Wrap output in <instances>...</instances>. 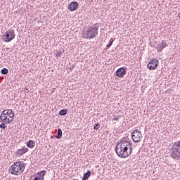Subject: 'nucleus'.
Returning a JSON list of instances; mask_svg holds the SVG:
<instances>
[{
  "instance_id": "f3484780",
  "label": "nucleus",
  "mask_w": 180,
  "mask_h": 180,
  "mask_svg": "<svg viewBox=\"0 0 180 180\" xmlns=\"http://www.w3.org/2000/svg\"><path fill=\"white\" fill-rule=\"evenodd\" d=\"M91 171H89V170L87 171V172L84 174L82 180L88 179V178H89V176H91Z\"/></svg>"
},
{
  "instance_id": "4be33fe9",
  "label": "nucleus",
  "mask_w": 180,
  "mask_h": 180,
  "mask_svg": "<svg viewBox=\"0 0 180 180\" xmlns=\"http://www.w3.org/2000/svg\"><path fill=\"white\" fill-rule=\"evenodd\" d=\"M6 124H8L6 122H2L0 124V129H3V130H5V129H6V126H5Z\"/></svg>"
},
{
  "instance_id": "f8f14e48",
  "label": "nucleus",
  "mask_w": 180,
  "mask_h": 180,
  "mask_svg": "<svg viewBox=\"0 0 180 180\" xmlns=\"http://www.w3.org/2000/svg\"><path fill=\"white\" fill-rule=\"evenodd\" d=\"M168 46L167 44V41L162 40L161 42H159L158 44H156V49L158 52L162 51L165 47Z\"/></svg>"
},
{
  "instance_id": "6ab92c4d",
  "label": "nucleus",
  "mask_w": 180,
  "mask_h": 180,
  "mask_svg": "<svg viewBox=\"0 0 180 180\" xmlns=\"http://www.w3.org/2000/svg\"><path fill=\"white\" fill-rule=\"evenodd\" d=\"M8 72H9V70H8V68H4L1 70V73L3 74V75H6Z\"/></svg>"
},
{
  "instance_id": "412c9836",
  "label": "nucleus",
  "mask_w": 180,
  "mask_h": 180,
  "mask_svg": "<svg viewBox=\"0 0 180 180\" xmlns=\"http://www.w3.org/2000/svg\"><path fill=\"white\" fill-rule=\"evenodd\" d=\"M101 127V125L99 124V122L96 123L94 125V130H99V128Z\"/></svg>"
},
{
  "instance_id": "f257e3e1",
  "label": "nucleus",
  "mask_w": 180,
  "mask_h": 180,
  "mask_svg": "<svg viewBox=\"0 0 180 180\" xmlns=\"http://www.w3.org/2000/svg\"><path fill=\"white\" fill-rule=\"evenodd\" d=\"M132 144L130 141L122 140L120 142L117 143L115 146V153L120 158H127L131 155L133 152Z\"/></svg>"
},
{
  "instance_id": "ddd939ff",
  "label": "nucleus",
  "mask_w": 180,
  "mask_h": 180,
  "mask_svg": "<svg viewBox=\"0 0 180 180\" xmlns=\"http://www.w3.org/2000/svg\"><path fill=\"white\" fill-rule=\"evenodd\" d=\"M141 137H143L141 133L131 134V138L134 143H140L141 141Z\"/></svg>"
},
{
  "instance_id": "f03ea898",
  "label": "nucleus",
  "mask_w": 180,
  "mask_h": 180,
  "mask_svg": "<svg viewBox=\"0 0 180 180\" xmlns=\"http://www.w3.org/2000/svg\"><path fill=\"white\" fill-rule=\"evenodd\" d=\"M8 171L11 175L19 176V175H22L23 171H25V164L22 163V162H15L10 167Z\"/></svg>"
},
{
  "instance_id": "39448f33",
  "label": "nucleus",
  "mask_w": 180,
  "mask_h": 180,
  "mask_svg": "<svg viewBox=\"0 0 180 180\" xmlns=\"http://www.w3.org/2000/svg\"><path fill=\"white\" fill-rule=\"evenodd\" d=\"M16 34H15L14 30H10L8 31H6L2 37L3 40L6 43H9L10 41H12L15 39V36Z\"/></svg>"
},
{
  "instance_id": "4468645a",
  "label": "nucleus",
  "mask_w": 180,
  "mask_h": 180,
  "mask_svg": "<svg viewBox=\"0 0 180 180\" xmlns=\"http://www.w3.org/2000/svg\"><path fill=\"white\" fill-rule=\"evenodd\" d=\"M0 120L2 122V123H7V124L13 122L12 120L8 118V116L6 115H2V112L0 115Z\"/></svg>"
},
{
  "instance_id": "9d476101",
  "label": "nucleus",
  "mask_w": 180,
  "mask_h": 180,
  "mask_svg": "<svg viewBox=\"0 0 180 180\" xmlns=\"http://www.w3.org/2000/svg\"><path fill=\"white\" fill-rule=\"evenodd\" d=\"M29 151V149L25 146H23L20 149H18L15 151V157H22V155L26 154Z\"/></svg>"
},
{
  "instance_id": "20e7f679",
  "label": "nucleus",
  "mask_w": 180,
  "mask_h": 180,
  "mask_svg": "<svg viewBox=\"0 0 180 180\" xmlns=\"http://www.w3.org/2000/svg\"><path fill=\"white\" fill-rule=\"evenodd\" d=\"M98 25L96 23L94 25L96 27H89L83 34L84 39H89V40L91 39H95L98 36V30H99Z\"/></svg>"
},
{
  "instance_id": "5701e85b",
  "label": "nucleus",
  "mask_w": 180,
  "mask_h": 180,
  "mask_svg": "<svg viewBox=\"0 0 180 180\" xmlns=\"http://www.w3.org/2000/svg\"><path fill=\"white\" fill-rule=\"evenodd\" d=\"M61 56H63V52L61 51H57L56 56L61 57Z\"/></svg>"
},
{
  "instance_id": "6e6552de",
  "label": "nucleus",
  "mask_w": 180,
  "mask_h": 180,
  "mask_svg": "<svg viewBox=\"0 0 180 180\" xmlns=\"http://www.w3.org/2000/svg\"><path fill=\"white\" fill-rule=\"evenodd\" d=\"M127 72V71L126 69H124V68H120L116 70L115 75L116 77H118V78H123L124 75H126Z\"/></svg>"
},
{
  "instance_id": "bb28decb",
  "label": "nucleus",
  "mask_w": 180,
  "mask_h": 180,
  "mask_svg": "<svg viewBox=\"0 0 180 180\" xmlns=\"http://www.w3.org/2000/svg\"><path fill=\"white\" fill-rule=\"evenodd\" d=\"M178 16H179V18L180 19V13H179Z\"/></svg>"
},
{
  "instance_id": "a878e982",
  "label": "nucleus",
  "mask_w": 180,
  "mask_h": 180,
  "mask_svg": "<svg viewBox=\"0 0 180 180\" xmlns=\"http://www.w3.org/2000/svg\"><path fill=\"white\" fill-rule=\"evenodd\" d=\"M25 91H27V92L29 94V89L25 88Z\"/></svg>"
},
{
  "instance_id": "9b49d317",
  "label": "nucleus",
  "mask_w": 180,
  "mask_h": 180,
  "mask_svg": "<svg viewBox=\"0 0 180 180\" xmlns=\"http://www.w3.org/2000/svg\"><path fill=\"white\" fill-rule=\"evenodd\" d=\"M79 6V4L77 1H72L71 2L68 7V9L71 12H74L75 11H77Z\"/></svg>"
},
{
  "instance_id": "0eeeda50",
  "label": "nucleus",
  "mask_w": 180,
  "mask_h": 180,
  "mask_svg": "<svg viewBox=\"0 0 180 180\" xmlns=\"http://www.w3.org/2000/svg\"><path fill=\"white\" fill-rule=\"evenodd\" d=\"M148 70H155L157 67H158V60L157 59H152L147 65Z\"/></svg>"
},
{
  "instance_id": "aec40b11",
  "label": "nucleus",
  "mask_w": 180,
  "mask_h": 180,
  "mask_svg": "<svg viewBox=\"0 0 180 180\" xmlns=\"http://www.w3.org/2000/svg\"><path fill=\"white\" fill-rule=\"evenodd\" d=\"M113 41H115V40L113 39V38H111L109 41V43L106 45V47L109 49V47H110L112 44H113Z\"/></svg>"
},
{
  "instance_id": "2eb2a0df",
  "label": "nucleus",
  "mask_w": 180,
  "mask_h": 180,
  "mask_svg": "<svg viewBox=\"0 0 180 180\" xmlns=\"http://www.w3.org/2000/svg\"><path fill=\"white\" fill-rule=\"evenodd\" d=\"M35 145L36 142L33 140H30L27 142V147H28V148H33Z\"/></svg>"
},
{
  "instance_id": "1a4fd4ad",
  "label": "nucleus",
  "mask_w": 180,
  "mask_h": 180,
  "mask_svg": "<svg viewBox=\"0 0 180 180\" xmlns=\"http://www.w3.org/2000/svg\"><path fill=\"white\" fill-rule=\"evenodd\" d=\"M2 115H5L6 116H8L9 119L13 121L15 119V112L12 110L7 109L2 111Z\"/></svg>"
},
{
  "instance_id": "dca6fc26",
  "label": "nucleus",
  "mask_w": 180,
  "mask_h": 180,
  "mask_svg": "<svg viewBox=\"0 0 180 180\" xmlns=\"http://www.w3.org/2000/svg\"><path fill=\"white\" fill-rule=\"evenodd\" d=\"M56 139H58V140H59V139H61V137H63V130H61V129H58V132H57V136H56Z\"/></svg>"
},
{
  "instance_id": "b1692460",
  "label": "nucleus",
  "mask_w": 180,
  "mask_h": 180,
  "mask_svg": "<svg viewBox=\"0 0 180 180\" xmlns=\"http://www.w3.org/2000/svg\"><path fill=\"white\" fill-rule=\"evenodd\" d=\"M139 133H141V131H140L139 129H135L132 131L131 134H138Z\"/></svg>"
},
{
  "instance_id": "a211bd4d",
  "label": "nucleus",
  "mask_w": 180,
  "mask_h": 180,
  "mask_svg": "<svg viewBox=\"0 0 180 180\" xmlns=\"http://www.w3.org/2000/svg\"><path fill=\"white\" fill-rule=\"evenodd\" d=\"M68 113V110L67 109H63L59 111L60 116H65Z\"/></svg>"
},
{
  "instance_id": "423d86ee",
  "label": "nucleus",
  "mask_w": 180,
  "mask_h": 180,
  "mask_svg": "<svg viewBox=\"0 0 180 180\" xmlns=\"http://www.w3.org/2000/svg\"><path fill=\"white\" fill-rule=\"evenodd\" d=\"M47 174V172L42 170L39 172L35 173L34 175L30 176L29 180H44V176Z\"/></svg>"
},
{
  "instance_id": "7ed1b4c3",
  "label": "nucleus",
  "mask_w": 180,
  "mask_h": 180,
  "mask_svg": "<svg viewBox=\"0 0 180 180\" xmlns=\"http://www.w3.org/2000/svg\"><path fill=\"white\" fill-rule=\"evenodd\" d=\"M169 151L170 157H172L173 160L179 161V160H180V141L174 142L169 149Z\"/></svg>"
},
{
  "instance_id": "393cba45",
  "label": "nucleus",
  "mask_w": 180,
  "mask_h": 180,
  "mask_svg": "<svg viewBox=\"0 0 180 180\" xmlns=\"http://www.w3.org/2000/svg\"><path fill=\"white\" fill-rule=\"evenodd\" d=\"M70 70H72L73 68H75V65H72L70 67Z\"/></svg>"
}]
</instances>
